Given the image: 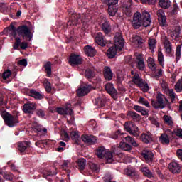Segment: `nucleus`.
<instances>
[{
	"mask_svg": "<svg viewBox=\"0 0 182 182\" xmlns=\"http://www.w3.org/2000/svg\"><path fill=\"white\" fill-rule=\"evenodd\" d=\"M105 4L108 5V14L110 16H114L117 13V4L119 0H105Z\"/></svg>",
	"mask_w": 182,
	"mask_h": 182,
	"instance_id": "obj_7",
	"label": "nucleus"
},
{
	"mask_svg": "<svg viewBox=\"0 0 182 182\" xmlns=\"http://www.w3.org/2000/svg\"><path fill=\"white\" fill-rule=\"evenodd\" d=\"M124 12L125 15H127V16H132V15L133 14L132 13V8H130V6H126L124 9Z\"/></svg>",
	"mask_w": 182,
	"mask_h": 182,
	"instance_id": "obj_56",
	"label": "nucleus"
},
{
	"mask_svg": "<svg viewBox=\"0 0 182 182\" xmlns=\"http://www.w3.org/2000/svg\"><path fill=\"white\" fill-rule=\"evenodd\" d=\"M137 66L139 70H144V60L138 61Z\"/></svg>",
	"mask_w": 182,
	"mask_h": 182,
	"instance_id": "obj_62",
	"label": "nucleus"
},
{
	"mask_svg": "<svg viewBox=\"0 0 182 182\" xmlns=\"http://www.w3.org/2000/svg\"><path fill=\"white\" fill-rule=\"evenodd\" d=\"M71 139L74 140L76 143H79L80 140V136H79L78 132H71Z\"/></svg>",
	"mask_w": 182,
	"mask_h": 182,
	"instance_id": "obj_42",
	"label": "nucleus"
},
{
	"mask_svg": "<svg viewBox=\"0 0 182 182\" xmlns=\"http://www.w3.org/2000/svg\"><path fill=\"white\" fill-rule=\"evenodd\" d=\"M85 77L87 79H92L95 77V70L92 68H88L85 70Z\"/></svg>",
	"mask_w": 182,
	"mask_h": 182,
	"instance_id": "obj_41",
	"label": "nucleus"
},
{
	"mask_svg": "<svg viewBox=\"0 0 182 182\" xmlns=\"http://www.w3.org/2000/svg\"><path fill=\"white\" fill-rule=\"evenodd\" d=\"M44 85H45L46 92L49 93L52 91V87H50V82H49V81L44 82Z\"/></svg>",
	"mask_w": 182,
	"mask_h": 182,
	"instance_id": "obj_60",
	"label": "nucleus"
},
{
	"mask_svg": "<svg viewBox=\"0 0 182 182\" xmlns=\"http://www.w3.org/2000/svg\"><path fill=\"white\" fill-rule=\"evenodd\" d=\"M19 114L17 113L16 115H12L9 112H6L3 114V119L5 124L9 126V127H14L16 126V124L19 123Z\"/></svg>",
	"mask_w": 182,
	"mask_h": 182,
	"instance_id": "obj_5",
	"label": "nucleus"
},
{
	"mask_svg": "<svg viewBox=\"0 0 182 182\" xmlns=\"http://www.w3.org/2000/svg\"><path fill=\"white\" fill-rule=\"evenodd\" d=\"M96 156L98 159H103V157H105L107 163H113V161H114L113 159V154L109 151H106L104 146H99L97 149Z\"/></svg>",
	"mask_w": 182,
	"mask_h": 182,
	"instance_id": "obj_4",
	"label": "nucleus"
},
{
	"mask_svg": "<svg viewBox=\"0 0 182 182\" xmlns=\"http://www.w3.org/2000/svg\"><path fill=\"white\" fill-rule=\"evenodd\" d=\"M124 127L126 132L129 133V134H132V136H135V137H137V136H139V127H137V126L134 123L132 122H125L124 124Z\"/></svg>",
	"mask_w": 182,
	"mask_h": 182,
	"instance_id": "obj_6",
	"label": "nucleus"
},
{
	"mask_svg": "<svg viewBox=\"0 0 182 182\" xmlns=\"http://www.w3.org/2000/svg\"><path fill=\"white\" fill-rule=\"evenodd\" d=\"M44 68L46 70L48 76H50V75H52V63L50 62H47L44 65Z\"/></svg>",
	"mask_w": 182,
	"mask_h": 182,
	"instance_id": "obj_44",
	"label": "nucleus"
},
{
	"mask_svg": "<svg viewBox=\"0 0 182 182\" xmlns=\"http://www.w3.org/2000/svg\"><path fill=\"white\" fill-rule=\"evenodd\" d=\"M36 114L38 117H45V111L43 109H37Z\"/></svg>",
	"mask_w": 182,
	"mask_h": 182,
	"instance_id": "obj_63",
	"label": "nucleus"
},
{
	"mask_svg": "<svg viewBox=\"0 0 182 182\" xmlns=\"http://www.w3.org/2000/svg\"><path fill=\"white\" fill-rule=\"evenodd\" d=\"M143 81V79L140 78V75L138 73H135V75L132 77V82L135 85H137V86L139 85L141 82Z\"/></svg>",
	"mask_w": 182,
	"mask_h": 182,
	"instance_id": "obj_39",
	"label": "nucleus"
},
{
	"mask_svg": "<svg viewBox=\"0 0 182 182\" xmlns=\"http://www.w3.org/2000/svg\"><path fill=\"white\" fill-rule=\"evenodd\" d=\"M11 75L12 71H11V70H6L3 73L1 77H3L4 80H6Z\"/></svg>",
	"mask_w": 182,
	"mask_h": 182,
	"instance_id": "obj_52",
	"label": "nucleus"
},
{
	"mask_svg": "<svg viewBox=\"0 0 182 182\" xmlns=\"http://www.w3.org/2000/svg\"><path fill=\"white\" fill-rule=\"evenodd\" d=\"M127 116L128 117H129V119H132V120H134V122L140 120V115L136 112L130 111L127 113Z\"/></svg>",
	"mask_w": 182,
	"mask_h": 182,
	"instance_id": "obj_33",
	"label": "nucleus"
},
{
	"mask_svg": "<svg viewBox=\"0 0 182 182\" xmlns=\"http://www.w3.org/2000/svg\"><path fill=\"white\" fill-rule=\"evenodd\" d=\"M105 90L107 91V93H109L116 100L117 99V90L116 88H114V86H113V84L112 83H107L105 85Z\"/></svg>",
	"mask_w": 182,
	"mask_h": 182,
	"instance_id": "obj_15",
	"label": "nucleus"
},
{
	"mask_svg": "<svg viewBox=\"0 0 182 182\" xmlns=\"http://www.w3.org/2000/svg\"><path fill=\"white\" fill-rule=\"evenodd\" d=\"M22 36H18L15 38V42L13 46L14 49L16 50H18L19 49V46L21 49H23V50H25V49H28V43L27 42H22V40L21 39Z\"/></svg>",
	"mask_w": 182,
	"mask_h": 182,
	"instance_id": "obj_10",
	"label": "nucleus"
},
{
	"mask_svg": "<svg viewBox=\"0 0 182 182\" xmlns=\"http://www.w3.org/2000/svg\"><path fill=\"white\" fill-rule=\"evenodd\" d=\"M33 110H36V105L35 102H28L23 106V111L26 114H33Z\"/></svg>",
	"mask_w": 182,
	"mask_h": 182,
	"instance_id": "obj_12",
	"label": "nucleus"
},
{
	"mask_svg": "<svg viewBox=\"0 0 182 182\" xmlns=\"http://www.w3.org/2000/svg\"><path fill=\"white\" fill-rule=\"evenodd\" d=\"M30 95L35 99H42V94L36 92L35 90H30Z\"/></svg>",
	"mask_w": 182,
	"mask_h": 182,
	"instance_id": "obj_46",
	"label": "nucleus"
},
{
	"mask_svg": "<svg viewBox=\"0 0 182 182\" xmlns=\"http://www.w3.org/2000/svg\"><path fill=\"white\" fill-rule=\"evenodd\" d=\"M156 15L158 16V21L160 26H166L167 25V17H166L164 11L159 9L157 11Z\"/></svg>",
	"mask_w": 182,
	"mask_h": 182,
	"instance_id": "obj_13",
	"label": "nucleus"
},
{
	"mask_svg": "<svg viewBox=\"0 0 182 182\" xmlns=\"http://www.w3.org/2000/svg\"><path fill=\"white\" fill-rule=\"evenodd\" d=\"M61 137H63V139L65 140V141H68V140H69V134L65 131L62 132Z\"/></svg>",
	"mask_w": 182,
	"mask_h": 182,
	"instance_id": "obj_61",
	"label": "nucleus"
},
{
	"mask_svg": "<svg viewBox=\"0 0 182 182\" xmlns=\"http://www.w3.org/2000/svg\"><path fill=\"white\" fill-rule=\"evenodd\" d=\"M84 50L87 56H90V58H93L95 55H96V50L90 46H86L84 48Z\"/></svg>",
	"mask_w": 182,
	"mask_h": 182,
	"instance_id": "obj_23",
	"label": "nucleus"
},
{
	"mask_svg": "<svg viewBox=\"0 0 182 182\" xmlns=\"http://www.w3.org/2000/svg\"><path fill=\"white\" fill-rule=\"evenodd\" d=\"M33 127L38 133H42V127H41V125L38 124V123L35 122L34 124H33Z\"/></svg>",
	"mask_w": 182,
	"mask_h": 182,
	"instance_id": "obj_58",
	"label": "nucleus"
},
{
	"mask_svg": "<svg viewBox=\"0 0 182 182\" xmlns=\"http://www.w3.org/2000/svg\"><path fill=\"white\" fill-rule=\"evenodd\" d=\"M124 139H125L126 141L132 144V146H134V147H137V146H139L137 142L132 136H125Z\"/></svg>",
	"mask_w": 182,
	"mask_h": 182,
	"instance_id": "obj_43",
	"label": "nucleus"
},
{
	"mask_svg": "<svg viewBox=\"0 0 182 182\" xmlns=\"http://www.w3.org/2000/svg\"><path fill=\"white\" fill-rule=\"evenodd\" d=\"M90 19H92V16H90L89 14H85L84 16V17L82 19V24L84 25V26H86V25H87V23H89V22L90 21Z\"/></svg>",
	"mask_w": 182,
	"mask_h": 182,
	"instance_id": "obj_47",
	"label": "nucleus"
},
{
	"mask_svg": "<svg viewBox=\"0 0 182 182\" xmlns=\"http://www.w3.org/2000/svg\"><path fill=\"white\" fill-rule=\"evenodd\" d=\"M31 147V142L23 141L18 143V150L21 153H25Z\"/></svg>",
	"mask_w": 182,
	"mask_h": 182,
	"instance_id": "obj_21",
	"label": "nucleus"
},
{
	"mask_svg": "<svg viewBox=\"0 0 182 182\" xmlns=\"http://www.w3.org/2000/svg\"><path fill=\"white\" fill-rule=\"evenodd\" d=\"M101 28L104 33H105L106 35L112 32V26H110V23L107 21H105L102 26Z\"/></svg>",
	"mask_w": 182,
	"mask_h": 182,
	"instance_id": "obj_26",
	"label": "nucleus"
},
{
	"mask_svg": "<svg viewBox=\"0 0 182 182\" xmlns=\"http://www.w3.org/2000/svg\"><path fill=\"white\" fill-rule=\"evenodd\" d=\"M68 62L71 66H76L77 65H82V63H83V60L79 55L71 54Z\"/></svg>",
	"mask_w": 182,
	"mask_h": 182,
	"instance_id": "obj_11",
	"label": "nucleus"
},
{
	"mask_svg": "<svg viewBox=\"0 0 182 182\" xmlns=\"http://www.w3.org/2000/svg\"><path fill=\"white\" fill-rule=\"evenodd\" d=\"M114 47H110L107 51V55L109 59H113L116 56L117 53V50L119 52H122L123 50V48L124 46V40L122 36V33H117L114 39Z\"/></svg>",
	"mask_w": 182,
	"mask_h": 182,
	"instance_id": "obj_3",
	"label": "nucleus"
},
{
	"mask_svg": "<svg viewBox=\"0 0 182 182\" xmlns=\"http://www.w3.org/2000/svg\"><path fill=\"white\" fill-rule=\"evenodd\" d=\"M168 168L173 174H178L181 172V167L177 162H171L168 166Z\"/></svg>",
	"mask_w": 182,
	"mask_h": 182,
	"instance_id": "obj_16",
	"label": "nucleus"
},
{
	"mask_svg": "<svg viewBox=\"0 0 182 182\" xmlns=\"http://www.w3.org/2000/svg\"><path fill=\"white\" fill-rule=\"evenodd\" d=\"M158 62L162 68L164 66V55L160 49L158 50Z\"/></svg>",
	"mask_w": 182,
	"mask_h": 182,
	"instance_id": "obj_36",
	"label": "nucleus"
},
{
	"mask_svg": "<svg viewBox=\"0 0 182 182\" xmlns=\"http://www.w3.org/2000/svg\"><path fill=\"white\" fill-rule=\"evenodd\" d=\"M164 99L166 100V102L167 103H168V100H167V98H166V97L164 95H163V94L161 93H158L157 96H156V100L161 103L162 104L164 107H166V104L164 103Z\"/></svg>",
	"mask_w": 182,
	"mask_h": 182,
	"instance_id": "obj_37",
	"label": "nucleus"
},
{
	"mask_svg": "<svg viewBox=\"0 0 182 182\" xmlns=\"http://www.w3.org/2000/svg\"><path fill=\"white\" fill-rule=\"evenodd\" d=\"M141 156L144 159L145 161L149 164L153 161V157H154L153 152L148 149H144L142 151Z\"/></svg>",
	"mask_w": 182,
	"mask_h": 182,
	"instance_id": "obj_14",
	"label": "nucleus"
},
{
	"mask_svg": "<svg viewBox=\"0 0 182 182\" xmlns=\"http://www.w3.org/2000/svg\"><path fill=\"white\" fill-rule=\"evenodd\" d=\"M9 30L10 31V35H11L14 39L18 38V36H21L23 39L28 38L29 42H31L32 38H33V34L31 32L29 27L26 25L20 26L16 28L14 25L11 24L9 27Z\"/></svg>",
	"mask_w": 182,
	"mask_h": 182,
	"instance_id": "obj_2",
	"label": "nucleus"
},
{
	"mask_svg": "<svg viewBox=\"0 0 182 182\" xmlns=\"http://www.w3.org/2000/svg\"><path fill=\"white\" fill-rule=\"evenodd\" d=\"M141 140L142 143H145V144H149L150 143H153V135L151 134H142L141 135Z\"/></svg>",
	"mask_w": 182,
	"mask_h": 182,
	"instance_id": "obj_20",
	"label": "nucleus"
},
{
	"mask_svg": "<svg viewBox=\"0 0 182 182\" xmlns=\"http://www.w3.org/2000/svg\"><path fill=\"white\" fill-rule=\"evenodd\" d=\"M95 42L97 43V45H100V46H106V43H107L106 38H105V36H103V33L100 32L97 33Z\"/></svg>",
	"mask_w": 182,
	"mask_h": 182,
	"instance_id": "obj_19",
	"label": "nucleus"
},
{
	"mask_svg": "<svg viewBox=\"0 0 182 182\" xmlns=\"http://www.w3.org/2000/svg\"><path fill=\"white\" fill-rule=\"evenodd\" d=\"M103 180L105 182H112V181L113 180V176H112L110 173H107L104 176Z\"/></svg>",
	"mask_w": 182,
	"mask_h": 182,
	"instance_id": "obj_57",
	"label": "nucleus"
},
{
	"mask_svg": "<svg viewBox=\"0 0 182 182\" xmlns=\"http://www.w3.org/2000/svg\"><path fill=\"white\" fill-rule=\"evenodd\" d=\"M175 90L178 93L182 91V80H179L175 85Z\"/></svg>",
	"mask_w": 182,
	"mask_h": 182,
	"instance_id": "obj_49",
	"label": "nucleus"
},
{
	"mask_svg": "<svg viewBox=\"0 0 182 182\" xmlns=\"http://www.w3.org/2000/svg\"><path fill=\"white\" fill-rule=\"evenodd\" d=\"M124 173L129 177H137L139 174L133 168H127L124 170Z\"/></svg>",
	"mask_w": 182,
	"mask_h": 182,
	"instance_id": "obj_28",
	"label": "nucleus"
},
{
	"mask_svg": "<svg viewBox=\"0 0 182 182\" xmlns=\"http://www.w3.org/2000/svg\"><path fill=\"white\" fill-rule=\"evenodd\" d=\"M3 177L6 180H13L14 179V175L9 172H4L3 173Z\"/></svg>",
	"mask_w": 182,
	"mask_h": 182,
	"instance_id": "obj_55",
	"label": "nucleus"
},
{
	"mask_svg": "<svg viewBox=\"0 0 182 182\" xmlns=\"http://www.w3.org/2000/svg\"><path fill=\"white\" fill-rule=\"evenodd\" d=\"M150 23H151V18L147 11H144L142 14L140 12L134 14L132 25L134 29H139L141 26L147 28V26H150Z\"/></svg>",
	"mask_w": 182,
	"mask_h": 182,
	"instance_id": "obj_1",
	"label": "nucleus"
},
{
	"mask_svg": "<svg viewBox=\"0 0 182 182\" xmlns=\"http://www.w3.org/2000/svg\"><path fill=\"white\" fill-rule=\"evenodd\" d=\"M141 173H143V174H144V176H145V177H148V178H152L153 173H151L150 169H149V168L144 166V167L141 168Z\"/></svg>",
	"mask_w": 182,
	"mask_h": 182,
	"instance_id": "obj_32",
	"label": "nucleus"
},
{
	"mask_svg": "<svg viewBox=\"0 0 182 182\" xmlns=\"http://www.w3.org/2000/svg\"><path fill=\"white\" fill-rule=\"evenodd\" d=\"M0 12H2L5 15H8L11 12V7L5 3H0Z\"/></svg>",
	"mask_w": 182,
	"mask_h": 182,
	"instance_id": "obj_27",
	"label": "nucleus"
},
{
	"mask_svg": "<svg viewBox=\"0 0 182 182\" xmlns=\"http://www.w3.org/2000/svg\"><path fill=\"white\" fill-rule=\"evenodd\" d=\"M104 77L106 80H112L113 79V73L110 67L107 66L104 68Z\"/></svg>",
	"mask_w": 182,
	"mask_h": 182,
	"instance_id": "obj_22",
	"label": "nucleus"
},
{
	"mask_svg": "<svg viewBox=\"0 0 182 182\" xmlns=\"http://www.w3.org/2000/svg\"><path fill=\"white\" fill-rule=\"evenodd\" d=\"M163 120L165 124H167L169 127H173L174 126V121H173V117L168 115H164Z\"/></svg>",
	"mask_w": 182,
	"mask_h": 182,
	"instance_id": "obj_25",
	"label": "nucleus"
},
{
	"mask_svg": "<svg viewBox=\"0 0 182 182\" xmlns=\"http://www.w3.org/2000/svg\"><path fill=\"white\" fill-rule=\"evenodd\" d=\"M176 62H178V60H180V58H181V46L178 45L176 47Z\"/></svg>",
	"mask_w": 182,
	"mask_h": 182,
	"instance_id": "obj_48",
	"label": "nucleus"
},
{
	"mask_svg": "<svg viewBox=\"0 0 182 182\" xmlns=\"http://www.w3.org/2000/svg\"><path fill=\"white\" fill-rule=\"evenodd\" d=\"M88 167L92 173H99V171H100V166L93 162H89Z\"/></svg>",
	"mask_w": 182,
	"mask_h": 182,
	"instance_id": "obj_30",
	"label": "nucleus"
},
{
	"mask_svg": "<svg viewBox=\"0 0 182 182\" xmlns=\"http://www.w3.org/2000/svg\"><path fill=\"white\" fill-rule=\"evenodd\" d=\"M119 148L124 151H130V150H132V146L126 142H120Z\"/></svg>",
	"mask_w": 182,
	"mask_h": 182,
	"instance_id": "obj_38",
	"label": "nucleus"
},
{
	"mask_svg": "<svg viewBox=\"0 0 182 182\" xmlns=\"http://www.w3.org/2000/svg\"><path fill=\"white\" fill-rule=\"evenodd\" d=\"M157 43V41L156 39L152 38L149 41V45L151 50H154V49L156 48V44Z\"/></svg>",
	"mask_w": 182,
	"mask_h": 182,
	"instance_id": "obj_53",
	"label": "nucleus"
},
{
	"mask_svg": "<svg viewBox=\"0 0 182 182\" xmlns=\"http://www.w3.org/2000/svg\"><path fill=\"white\" fill-rule=\"evenodd\" d=\"M151 105L153 106V107H154V109H164V107H166L162 104H161L157 100H152Z\"/></svg>",
	"mask_w": 182,
	"mask_h": 182,
	"instance_id": "obj_40",
	"label": "nucleus"
},
{
	"mask_svg": "<svg viewBox=\"0 0 182 182\" xmlns=\"http://www.w3.org/2000/svg\"><path fill=\"white\" fill-rule=\"evenodd\" d=\"M77 164L80 171L82 173L83 170L86 168V159L83 158L79 159L77 161Z\"/></svg>",
	"mask_w": 182,
	"mask_h": 182,
	"instance_id": "obj_29",
	"label": "nucleus"
},
{
	"mask_svg": "<svg viewBox=\"0 0 182 182\" xmlns=\"http://www.w3.org/2000/svg\"><path fill=\"white\" fill-rule=\"evenodd\" d=\"M168 96L171 99V102L173 103L176 100V93H174V90L171 89L168 90Z\"/></svg>",
	"mask_w": 182,
	"mask_h": 182,
	"instance_id": "obj_54",
	"label": "nucleus"
},
{
	"mask_svg": "<svg viewBox=\"0 0 182 182\" xmlns=\"http://www.w3.org/2000/svg\"><path fill=\"white\" fill-rule=\"evenodd\" d=\"M68 14L70 16V21L67 23V26H75L79 23V19H80V14L75 13L73 9H69Z\"/></svg>",
	"mask_w": 182,
	"mask_h": 182,
	"instance_id": "obj_8",
	"label": "nucleus"
},
{
	"mask_svg": "<svg viewBox=\"0 0 182 182\" xmlns=\"http://www.w3.org/2000/svg\"><path fill=\"white\" fill-rule=\"evenodd\" d=\"M81 139L84 143L88 144H96L97 143V138L93 135H82Z\"/></svg>",
	"mask_w": 182,
	"mask_h": 182,
	"instance_id": "obj_17",
	"label": "nucleus"
},
{
	"mask_svg": "<svg viewBox=\"0 0 182 182\" xmlns=\"http://www.w3.org/2000/svg\"><path fill=\"white\" fill-rule=\"evenodd\" d=\"M159 140L162 143V144H170V138H168V135H167V134H161Z\"/></svg>",
	"mask_w": 182,
	"mask_h": 182,
	"instance_id": "obj_35",
	"label": "nucleus"
},
{
	"mask_svg": "<svg viewBox=\"0 0 182 182\" xmlns=\"http://www.w3.org/2000/svg\"><path fill=\"white\" fill-rule=\"evenodd\" d=\"M72 105L70 104H67L65 108L58 107L56 109L57 113L58 114H72Z\"/></svg>",
	"mask_w": 182,
	"mask_h": 182,
	"instance_id": "obj_18",
	"label": "nucleus"
},
{
	"mask_svg": "<svg viewBox=\"0 0 182 182\" xmlns=\"http://www.w3.org/2000/svg\"><path fill=\"white\" fill-rule=\"evenodd\" d=\"M173 133L177 137H179V139H182V129L181 128H178L177 129H175L173 131Z\"/></svg>",
	"mask_w": 182,
	"mask_h": 182,
	"instance_id": "obj_59",
	"label": "nucleus"
},
{
	"mask_svg": "<svg viewBox=\"0 0 182 182\" xmlns=\"http://www.w3.org/2000/svg\"><path fill=\"white\" fill-rule=\"evenodd\" d=\"M133 42H134L135 43H137V45L140 46V45L143 43V38H141V37L139 36H135L133 37Z\"/></svg>",
	"mask_w": 182,
	"mask_h": 182,
	"instance_id": "obj_51",
	"label": "nucleus"
},
{
	"mask_svg": "<svg viewBox=\"0 0 182 182\" xmlns=\"http://www.w3.org/2000/svg\"><path fill=\"white\" fill-rule=\"evenodd\" d=\"M139 87L141 90H143L145 93L147 92L148 90H149V85L146 82H144L143 81L139 83L138 85Z\"/></svg>",
	"mask_w": 182,
	"mask_h": 182,
	"instance_id": "obj_45",
	"label": "nucleus"
},
{
	"mask_svg": "<svg viewBox=\"0 0 182 182\" xmlns=\"http://www.w3.org/2000/svg\"><path fill=\"white\" fill-rule=\"evenodd\" d=\"M171 2L169 0H160L159 2V6L163 9H167L171 6Z\"/></svg>",
	"mask_w": 182,
	"mask_h": 182,
	"instance_id": "obj_34",
	"label": "nucleus"
},
{
	"mask_svg": "<svg viewBox=\"0 0 182 182\" xmlns=\"http://www.w3.org/2000/svg\"><path fill=\"white\" fill-rule=\"evenodd\" d=\"M96 103L97 106H100L101 107H103V106H105V100L100 98L96 100Z\"/></svg>",
	"mask_w": 182,
	"mask_h": 182,
	"instance_id": "obj_64",
	"label": "nucleus"
},
{
	"mask_svg": "<svg viewBox=\"0 0 182 182\" xmlns=\"http://www.w3.org/2000/svg\"><path fill=\"white\" fill-rule=\"evenodd\" d=\"M126 137V134L120 132V130L117 131L111 135V138L114 140H123Z\"/></svg>",
	"mask_w": 182,
	"mask_h": 182,
	"instance_id": "obj_24",
	"label": "nucleus"
},
{
	"mask_svg": "<svg viewBox=\"0 0 182 182\" xmlns=\"http://www.w3.org/2000/svg\"><path fill=\"white\" fill-rule=\"evenodd\" d=\"M139 103H141V105H143L144 106H146V107H150V103L147 100L144 99L142 97H140L139 99Z\"/></svg>",
	"mask_w": 182,
	"mask_h": 182,
	"instance_id": "obj_50",
	"label": "nucleus"
},
{
	"mask_svg": "<svg viewBox=\"0 0 182 182\" xmlns=\"http://www.w3.org/2000/svg\"><path fill=\"white\" fill-rule=\"evenodd\" d=\"M93 89V87L90 84H85V85H80V87L77 90V95L78 97H82L86 96L90 90Z\"/></svg>",
	"mask_w": 182,
	"mask_h": 182,
	"instance_id": "obj_9",
	"label": "nucleus"
},
{
	"mask_svg": "<svg viewBox=\"0 0 182 182\" xmlns=\"http://www.w3.org/2000/svg\"><path fill=\"white\" fill-rule=\"evenodd\" d=\"M164 49H165L166 53H167V55H170L171 54V43H170V41H168V39H165L164 41Z\"/></svg>",
	"mask_w": 182,
	"mask_h": 182,
	"instance_id": "obj_31",
	"label": "nucleus"
}]
</instances>
